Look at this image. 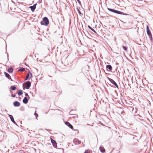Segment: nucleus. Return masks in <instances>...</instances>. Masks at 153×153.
I'll return each mask as SVG.
<instances>
[{
	"mask_svg": "<svg viewBox=\"0 0 153 153\" xmlns=\"http://www.w3.org/2000/svg\"><path fill=\"white\" fill-rule=\"evenodd\" d=\"M108 10L110 11V12H112L113 13L117 14H121V15H129L128 14H127V13H123L122 12L117 10L114 9L110 8H107Z\"/></svg>",
	"mask_w": 153,
	"mask_h": 153,
	"instance_id": "obj_1",
	"label": "nucleus"
},
{
	"mask_svg": "<svg viewBox=\"0 0 153 153\" xmlns=\"http://www.w3.org/2000/svg\"><path fill=\"white\" fill-rule=\"evenodd\" d=\"M49 23V21L48 19L46 17H45L42 19V20L40 22L42 25H44L46 26H47Z\"/></svg>",
	"mask_w": 153,
	"mask_h": 153,
	"instance_id": "obj_2",
	"label": "nucleus"
},
{
	"mask_svg": "<svg viewBox=\"0 0 153 153\" xmlns=\"http://www.w3.org/2000/svg\"><path fill=\"white\" fill-rule=\"evenodd\" d=\"M50 139L51 140V142L53 146L55 148H56L57 146V144L56 141L55 140L53 139L51 137H50Z\"/></svg>",
	"mask_w": 153,
	"mask_h": 153,
	"instance_id": "obj_3",
	"label": "nucleus"
},
{
	"mask_svg": "<svg viewBox=\"0 0 153 153\" xmlns=\"http://www.w3.org/2000/svg\"><path fill=\"white\" fill-rule=\"evenodd\" d=\"M37 5V3H36L33 4V6H30L29 7V8L30 9L31 11L33 12L35 9L36 8V7Z\"/></svg>",
	"mask_w": 153,
	"mask_h": 153,
	"instance_id": "obj_4",
	"label": "nucleus"
},
{
	"mask_svg": "<svg viewBox=\"0 0 153 153\" xmlns=\"http://www.w3.org/2000/svg\"><path fill=\"white\" fill-rule=\"evenodd\" d=\"M31 85V83L29 81L27 82L25 84V87L26 89H28Z\"/></svg>",
	"mask_w": 153,
	"mask_h": 153,
	"instance_id": "obj_5",
	"label": "nucleus"
},
{
	"mask_svg": "<svg viewBox=\"0 0 153 153\" xmlns=\"http://www.w3.org/2000/svg\"><path fill=\"white\" fill-rule=\"evenodd\" d=\"M32 74L31 73L29 72L27 74L25 80L27 79H30L32 77Z\"/></svg>",
	"mask_w": 153,
	"mask_h": 153,
	"instance_id": "obj_6",
	"label": "nucleus"
},
{
	"mask_svg": "<svg viewBox=\"0 0 153 153\" xmlns=\"http://www.w3.org/2000/svg\"><path fill=\"white\" fill-rule=\"evenodd\" d=\"M109 80L111 83H112L114 85H115L117 88H118V87L117 85L113 79H110Z\"/></svg>",
	"mask_w": 153,
	"mask_h": 153,
	"instance_id": "obj_7",
	"label": "nucleus"
},
{
	"mask_svg": "<svg viewBox=\"0 0 153 153\" xmlns=\"http://www.w3.org/2000/svg\"><path fill=\"white\" fill-rule=\"evenodd\" d=\"M65 124L71 129H73V127L69 122H66L65 123Z\"/></svg>",
	"mask_w": 153,
	"mask_h": 153,
	"instance_id": "obj_8",
	"label": "nucleus"
},
{
	"mask_svg": "<svg viewBox=\"0 0 153 153\" xmlns=\"http://www.w3.org/2000/svg\"><path fill=\"white\" fill-rule=\"evenodd\" d=\"M13 105L15 106H19L20 105V103L18 101H15L13 102Z\"/></svg>",
	"mask_w": 153,
	"mask_h": 153,
	"instance_id": "obj_9",
	"label": "nucleus"
},
{
	"mask_svg": "<svg viewBox=\"0 0 153 153\" xmlns=\"http://www.w3.org/2000/svg\"><path fill=\"white\" fill-rule=\"evenodd\" d=\"M147 32L149 37L150 38L152 37V35L149 29H147Z\"/></svg>",
	"mask_w": 153,
	"mask_h": 153,
	"instance_id": "obj_10",
	"label": "nucleus"
},
{
	"mask_svg": "<svg viewBox=\"0 0 153 153\" xmlns=\"http://www.w3.org/2000/svg\"><path fill=\"white\" fill-rule=\"evenodd\" d=\"M100 150L102 153H104L105 152V149L102 146H100Z\"/></svg>",
	"mask_w": 153,
	"mask_h": 153,
	"instance_id": "obj_11",
	"label": "nucleus"
},
{
	"mask_svg": "<svg viewBox=\"0 0 153 153\" xmlns=\"http://www.w3.org/2000/svg\"><path fill=\"white\" fill-rule=\"evenodd\" d=\"M23 102L24 103L26 104L28 102V100L27 97H25L23 100Z\"/></svg>",
	"mask_w": 153,
	"mask_h": 153,
	"instance_id": "obj_12",
	"label": "nucleus"
},
{
	"mask_svg": "<svg viewBox=\"0 0 153 153\" xmlns=\"http://www.w3.org/2000/svg\"><path fill=\"white\" fill-rule=\"evenodd\" d=\"M9 117H10L11 121L13 123H15V122L14 120V119H13V116L11 115H10Z\"/></svg>",
	"mask_w": 153,
	"mask_h": 153,
	"instance_id": "obj_13",
	"label": "nucleus"
},
{
	"mask_svg": "<svg viewBox=\"0 0 153 153\" xmlns=\"http://www.w3.org/2000/svg\"><path fill=\"white\" fill-rule=\"evenodd\" d=\"M4 74L6 76L8 79H10V78H11V77L10 76V75L8 74L6 72H5Z\"/></svg>",
	"mask_w": 153,
	"mask_h": 153,
	"instance_id": "obj_14",
	"label": "nucleus"
},
{
	"mask_svg": "<svg viewBox=\"0 0 153 153\" xmlns=\"http://www.w3.org/2000/svg\"><path fill=\"white\" fill-rule=\"evenodd\" d=\"M106 68L108 69L109 70H111L112 69V67L111 66L109 65H108L106 66Z\"/></svg>",
	"mask_w": 153,
	"mask_h": 153,
	"instance_id": "obj_15",
	"label": "nucleus"
},
{
	"mask_svg": "<svg viewBox=\"0 0 153 153\" xmlns=\"http://www.w3.org/2000/svg\"><path fill=\"white\" fill-rule=\"evenodd\" d=\"M22 90H19L18 92V94L19 95H21L22 94Z\"/></svg>",
	"mask_w": 153,
	"mask_h": 153,
	"instance_id": "obj_16",
	"label": "nucleus"
},
{
	"mask_svg": "<svg viewBox=\"0 0 153 153\" xmlns=\"http://www.w3.org/2000/svg\"><path fill=\"white\" fill-rule=\"evenodd\" d=\"M10 88L12 90H15L16 89V88L15 86H12L10 87Z\"/></svg>",
	"mask_w": 153,
	"mask_h": 153,
	"instance_id": "obj_17",
	"label": "nucleus"
},
{
	"mask_svg": "<svg viewBox=\"0 0 153 153\" xmlns=\"http://www.w3.org/2000/svg\"><path fill=\"white\" fill-rule=\"evenodd\" d=\"M8 72L10 73H12L13 71V69L12 67L10 68L8 70Z\"/></svg>",
	"mask_w": 153,
	"mask_h": 153,
	"instance_id": "obj_18",
	"label": "nucleus"
},
{
	"mask_svg": "<svg viewBox=\"0 0 153 153\" xmlns=\"http://www.w3.org/2000/svg\"><path fill=\"white\" fill-rule=\"evenodd\" d=\"M77 11H78V12L79 13V15L81 16H82V15H83V14L82 13L81 11H80V10L77 8Z\"/></svg>",
	"mask_w": 153,
	"mask_h": 153,
	"instance_id": "obj_19",
	"label": "nucleus"
},
{
	"mask_svg": "<svg viewBox=\"0 0 153 153\" xmlns=\"http://www.w3.org/2000/svg\"><path fill=\"white\" fill-rule=\"evenodd\" d=\"M25 69L24 68H21V69H19L18 71H25Z\"/></svg>",
	"mask_w": 153,
	"mask_h": 153,
	"instance_id": "obj_20",
	"label": "nucleus"
},
{
	"mask_svg": "<svg viewBox=\"0 0 153 153\" xmlns=\"http://www.w3.org/2000/svg\"><path fill=\"white\" fill-rule=\"evenodd\" d=\"M123 49L126 51H127V47H126L124 46H123Z\"/></svg>",
	"mask_w": 153,
	"mask_h": 153,
	"instance_id": "obj_21",
	"label": "nucleus"
},
{
	"mask_svg": "<svg viewBox=\"0 0 153 153\" xmlns=\"http://www.w3.org/2000/svg\"><path fill=\"white\" fill-rule=\"evenodd\" d=\"M77 1H78V3L79 4H81V1H80L79 0H76Z\"/></svg>",
	"mask_w": 153,
	"mask_h": 153,
	"instance_id": "obj_22",
	"label": "nucleus"
},
{
	"mask_svg": "<svg viewBox=\"0 0 153 153\" xmlns=\"http://www.w3.org/2000/svg\"><path fill=\"white\" fill-rule=\"evenodd\" d=\"M11 96L13 97H15V95L14 94H12L11 95Z\"/></svg>",
	"mask_w": 153,
	"mask_h": 153,
	"instance_id": "obj_23",
	"label": "nucleus"
},
{
	"mask_svg": "<svg viewBox=\"0 0 153 153\" xmlns=\"http://www.w3.org/2000/svg\"><path fill=\"white\" fill-rule=\"evenodd\" d=\"M94 32V33H97L95 31L94 29H91Z\"/></svg>",
	"mask_w": 153,
	"mask_h": 153,
	"instance_id": "obj_24",
	"label": "nucleus"
},
{
	"mask_svg": "<svg viewBox=\"0 0 153 153\" xmlns=\"http://www.w3.org/2000/svg\"><path fill=\"white\" fill-rule=\"evenodd\" d=\"M38 2H39V3L40 4L42 2V0H39V1H38Z\"/></svg>",
	"mask_w": 153,
	"mask_h": 153,
	"instance_id": "obj_25",
	"label": "nucleus"
},
{
	"mask_svg": "<svg viewBox=\"0 0 153 153\" xmlns=\"http://www.w3.org/2000/svg\"><path fill=\"white\" fill-rule=\"evenodd\" d=\"M89 153V152L87 150H86L85 151V152H84V153Z\"/></svg>",
	"mask_w": 153,
	"mask_h": 153,
	"instance_id": "obj_26",
	"label": "nucleus"
},
{
	"mask_svg": "<svg viewBox=\"0 0 153 153\" xmlns=\"http://www.w3.org/2000/svg\"><path fill=\"white\" fill-rule=\"evenodd\" d=\"M88 27L89 29H93L91 27H90V26L88 25Z\"/></svg>",
	"mask_w": 153,
	"mask_h": 153,
	"instance_id": "obj_27",
	"label": "nucleus"
},
{
	"mask_svg": "<svg viewBox=\"0 0 153 153\" xmlns=\"http://www.w3.org/2000/svg\"><path fill=\"white\" fill-rule=\"evenodd\" d=\"M81 143V141H78V143L79 144H80Z\"/></svg>",
	"mask_w": 153,
	"mask_h": 153,
	"instance_id": "obj_28",
	"label": "nucleus"
},
{
	"mask_svg": "<svg viewBox=\"0 0 153 153\" xmlns=\"http://www.w3.org/2000/svg\"><path fill=\"white\" fill-rule=\"evenodd\" d=\"M146 29H149V27L147 25H146Z\"/></svg>",
	"mask_w": 153,
	"mask_h": 153,
	"instance_id": "obj_29",
	"label": "nucleus"
},
{
	"mask_svg": "<svg viewBox=\"0 0 153 153\" xmlns=\"http://www.w3.org/2000/svg\"><path fill=\"white\" fill-rule=\"evenodd\" d=\"M25 95L26 96H28V94L27 93H26Z\"/></svg>",
	"mask_w": 153,
	"mask_h": 153,
	"instance_id": "obj_30",
	"label": "nucleus"
},
{
	"mask_svg": "<svg viewBox=\"0 0 153 153\" xmlns=\"http://www.w3.org/2000/svg\"><path fill=\"white\" fill-rule=\"evenodd\" d=\"M137 29H139V27H137Z\"/></svg>",
	"mask_w": 153,
	"mask_h": 153,
	"instance_id": "obj_31",
	"label": "nucleus"
},
{
	"mask_svg": "<svg viewBox=\"0 0 153 153\" xmlns=\"http://www.w3.org/2000/svg\"><path fill=\"white\" fill-rule=\"evenodd\" d=\"M129 29H132V28H130Z\"/></svg>",
	"mask_w": 153,
	"mask_h": 153,
	"instance_id": "obj_32",
	"label": "nucleus"
}]
</instances>
